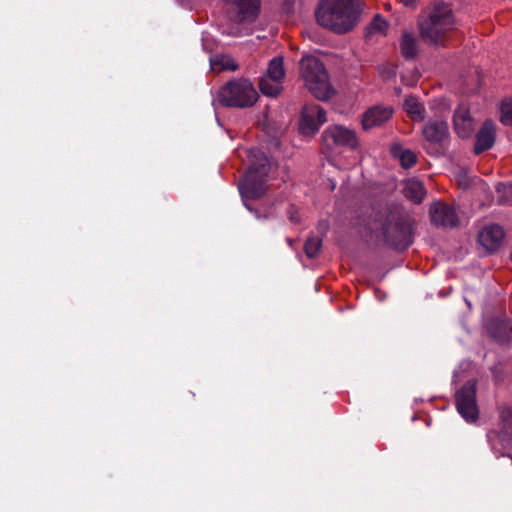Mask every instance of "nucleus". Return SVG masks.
Returning <instances> with one entry per match:
<instances>
[{
	"label": "nucleus",
	"mask_w": 512,
	"mask_h": 512,
	"mask_svg": "<svg viewBox=\"0 0 512 512\" xmlns=\"http://www.w3.org/2000/svg\"><path fill=\"white\" fill-rule=\"evenodd\" d=\"M456 20L449 4L434 3L418 17L422 40L428 44L444 45L455 30Z\"/></svg>",
	"instance_id": "nucleus-1"
},
{
	"label": "nucleus",
	"mask_w": 512,
	"mask_h": 512,
	"mask_svg": "<svg viewBox=\"0 0 512 512\" xmlns=\"http://www.w3.org/2000/svg\"><path fill=\"white\" fill-rule=\"evenodd\" d=\"M358 14L354 0H322L316 19L322 27L341 34L355 26Z\"/></svg>",
	"instance_id": "nucleus-2"
},
{
	"label": "nucleus",
	"mask_w": 512,
	"mask_h": 512,
	"mask_svg": "<svg viewBox=\"0 0 512 512\" xmlns=\"http://www.w3.org/2000/svg\"><path fill=\"white\" fill-rule=\"evenodd\" d=\"M252 157L249 169L239 184V190L244 199L262 197L268 189L267 182L270 175L276 169V165L264 153L253 152Z\"/></svg>",
	"instance_id": "nucleus-3"
},
{
	"label": "nucleus",
	"mask_w": 512,
	"mask_h": 512,
	"mask_svg": "<svg viewBox=\"0 0 512 512\" xmlns=\"http://www.w3.org/2000/svg\"><path fill=\"white\" fill-rule=\"evenodd\" d=\"M300 76L306 88L315 98L326 100L334 94L328 73L323 63L317 57L305 55L301 58Z\"/></svg>",
	"instance_id": "nucleus-4"
},
{
	"label": "nucleus",
	"mask_w": 512,
	"mask_h": 512,
	"mask_svg": "<svg viewBox=\"0 0 512 512\" xmlns=\"http://www.w3.org/2000/svg\"><path fill=\"white\" fill-rule=\"evenodd\" d=\"M412 225V220L407 214L390 211L382 228L386 243L395 249H407L413 242Z\"/></svg>",
	"instance_id": "nucleus-5"
},
{
	"label": "nucleus",
	"mask_w": 512,
	"mask_h": 512,
	"mask_svg": "<svg viewBox=\"0 0 512 512\" xmlns=\"http://www.w3.org/2000/svg\"><path fill=\"white\" fill-rule=\"evenodd\" d=\"M218 100L225 107L248 108L258 100V93L248 79H236L226 83L218 92Z\"/></svg>",
	"instance_id": "nucleus-6"
},
{
	"label": "nucleus",
	"mask_w": 512,
	"mask_h": 512,
	"mask_svg": "<svg viewBox=\"0 0 512 512\" xmlns=\"http://www.w3.org/2000/svg\"><path fill=\"white\" fill-rule=\"evenodd\" d=\"M423 149L432 156H443L450 145L448 123L443 119H429L422 127Z\"/></svg>",
	"instance_id": "nucleus-7"
},
{
	"label": "nucleus",
	"mask_w": 512,
	"mask_h": 512,
	"mask_svg": "<svg viewBox=\"0 0 512 512\" xmlns=\"http://www.w3.org/2000/svg\"><path fill=\"white\" fill-rule=\"evenodd\" d=\"M487 437L495 451L501 452L502 449L512 447V408L507 407L500 411L499 429L489 431Z\"/></svg>",
	"instance_id": "nucleus-8"
},
{
	"label": "nucleus",
	"mask_w": 512,
	"mask_h": 512,
	"mask_svg": "<svg viewBox=\"0 0 512 512\" xmlns=\"http://www.w3.org/2000/svg\"><path fill=\"white\" fill-rule=\"evenodd\" d=\"M322 146L327 151H332L337 147H357V137L353 130L341 125L327 127L321 135Z\"/></svg>",
	"instance_id": "nucleus-9"
},
{
	"label": "nucleus",
	"mask_w": 512,
	"mask_h": 512,
	"mask_svg": "<svg viewBox=\"0 0 512 512\" xmlns=\"http://www.w3.org/2000/svg\"><path fill=\"white\" fill-rule=\"evenodd\" d=\"M260 0H224L225 13L235 23L251 22L259 12Z\"/></svg>",
	"instance_id": "nucleus-10"
},
{
	"label": "nucleus",
	"mask_w": 512,
	"mask_h": 512,
	"mask_svg": "<svg viewBox=\"0 0 512 512\" xmlns=\"http://www.w3.org/2000/svg\"><path fill=\"white\" fill-rule=\"evenodd\" d=\"M456 407L467 422H475L478 418L476 403V382L468 381L456 393Z\"/></svg>",
	"instance_id": "nucleus-11"
},
{
	"label": "nucleus",
	"mask_w": 512,
	"mask_h": 512,
	"mask_svg": "<svg viewBox=\"0 0 512 512\" xmlns=\"http://www.w3.org/2000/svg\"><path fill=\"white\" fill-rule=\"evenodd\" d=\"M326 121V111L320 105L307 104L301 111L299 129L304 135H314Z\"/></svg>",
	"instance_id": "nucleus-12"
},
{
	"label": "nucleus",
	"mask_w": 512,
	"mask_h": 512,
	"mask_svg": "<svg viewBox=\"0 0 512 512\" xmlns=\"http://www.w3.org/2000/svg\"><path fill=\"white\" fill-rule=\"evenodd\" d=\"M431 221L435 226L455 228L459 225V218L454 207L436 202L430 206Z\"/></svg>",
	"instance_id": "nucleus-13"
},
{
	"label": "nucleus",
	"mask_w": 512,
	"mask_h": 512,
	"mask_svg": "<svg viewBox=\"0 0 512 512\" xmlns=\"http://www.w3.org/2000/svg\"><path fill=\"white\" fill-rule=\"evenodd\" d=\"M453 128L455 133L462 139L471 137L475 129L474 120L470 115L469 107L461 103L453 115Z\"/></svg>",
	"instance_id": "nucleus-14"
},
{
	"label": "nucleus",
	"mask_w": 512,
	"mask_h": 512,
	"mask_svg": "<svg viewBox=\"0 0 512 512\" xmlns=\"http://www.w3.org/2000/svg\"><path fill=\"white\" fill-rule=\"evenodd\" d=\"M503 238L504 231L496 224L485 226L478 234L479 244L489 253L500 247Z\"/></svg>",
	"instance_id": "nucleus-15"
},
{
	"label": "nucleus",
	"mask_w": 512,
	"mask_h": 512,
	"mask_svg": "<svg viewBox=\"0 0 512 512\" xmlns=\"http://www.w3.org/2000/svg\"><path fill=\"white\" fill-rule=\"evenodd\" d=\"M393 115V109L390 107L374 106L368 109L362 117V126L364 130H370L382 126Z\"/></svg>",
	"instance_id": "nucleus-16"
},
{
	"label": "nucleus",
	"mask_w": 512,
	"mask_h": 512,
	"mask_svg": "<svg viewBox=\"0 0 512 512\" xmlns=\"http://www.w3.org/2000/svg\"><path fill=\"white\" fill-rule=\"evenodd\" d=\"M496 138V128L491 120H486L476 134L474 153L476 155L493 147Z\"/></svg>",
	"instance_id": "nucleus-17"
},
{
	"label": "nucleus",
	"mask_w": 512,
	"mask_h": 512,
	"mask_svg": "<svg viewBox=\"0 0 512 512\" xmlns=\"http://www.w3.org/2000/svg\"><path fill=\"white\" fill-rule=\"evenodd\" d=\"M403 193L413 203L420 204L426 195V189L421 181L412 179L406 183Z\"/></svg>",
	"instance_id": "nucleus-18"
},
{
	"label": "nucleus",
	"mask_w": 512,
	"mask_h": 512,
	"mask_svg": "<svg viewBox=\"0 0 512 512\" xmlns=\"http://www.w3.org/2000/svg\"><path fill=\"white\" fill-rule=\"evenodd\" d=\"M404 110L415 122H422L425 119L426 109L416 97L409 96L404 101Z\"/></svg>",
	"instance_id": "nucleus-19"
},
{
	"label": "nucleus",
	"mask_w": 512,
	"mask_h": 512,
	"mask_svg": "<svg viewBox=\"0 0 512 512\" xmlns=\"http://www.w3.org/2000/svg\"><path fill=\"white\" fill-rule=\"evenodd\" d=\"M400 49L405 59H414L418 53L417 39L409 32H403Z\"/></svg>",
	"instance_id": "nucleus-20"
},
{
	"label": "nucleus",
	"mask_w": 512,
	"mask_h": 512,
	"mask_svg": "<svg viewBox=\"0 0 512 512\" xmlns=\"http://www.w3.org/2000/svg\"><path fill=\"white\" fill-rule=\"evenodd\" d=\"M258 86L261 93L269 97L278 96L283 89L282 81L272 80L271 78L266 77L264 75L259 79Z\"/></svg>",
	"instance_id": "nucleus-21"
},
{
	"label": "nucleus",
	"mask_w": 512,
	"mask_h": 512,
	"mask_svg": "<svg viewBox=\"0 0 512 512\" xmlns=\"http://www.w3.org/2000/svg\"><path fill=\"white\" fill-rule=\"evenodd\" d=\"M264 76L269 77L272 80L282 81L285 77L283 58L278 56L270 60L267 73Z\"/></svg>",
	"instance_id": "nucleus-22"
},
{
	"label": "nucleus",
	"mask_w": 512,
	"mask_h": 512,
	"mask_svg": "<svg viewBox=\"0 0 512 512\" xmlns=\"http://www.w3.org/2000/svg\"><path fill=\"white\" fill-rule=\"evenodd\" d=\"M388 28L387 21L379 14L375 15L370 25L367 27L366 39L371 40L374 34L385 35Z\"/></svg>",
	"instance_id": "nucleus-23"
},
{
	"label": "nucleus",
	"mask_w": 512,
	"mask_h": 512,
	"mask_svg": "<svg viewBox=\"0 0 512 512\" xmlns=\"http://www.w3.org/2000/svg\"><path fill=\"white\" fill-rule=\"evenodd\" d=\"M510 331L511 328L505 323H494L490 327V333L493 338H495L499 342H507L510 340Z\"/></svg>",
	"instance_id": "nucleus-24"
},
{
	"label": "nucleus",
	"mask_w": 512,
	"mask_h": 512,
	"mask_svg": "<svg viewBox=\"0 0 512 512\" xmlns=\"http://www.w3.org/2000/svg\"><path fill=\"white\" fill-rule=\"evenodd\" d=\"M393 154L399 158L401 166L405 169L411 168L417 162V156L411 150H400L397 153L396 148H393Z\"/></svg>",
	"instance_id": "nucleus-25"
},
{
	"label": "nucleus",
	"mask_w": 512,
	"mask_h": 512,
	"mask_svg": "<svg viewBox=\"0 0 512 512\" xmlns=\"http://www.w3.org/2000/svg\"><path fill=\"white\" fill-rule=\"evenodd\" d=\"M322 239L317 236H310L304 245V251L307 257L315 258L321 249Z\"/></svg>",
	"instance_id": "nucleus-26"
},
{
	"label": "nucleus",
	"mask_w": 512,
	"mask_h": 512,
	"mask_svg": "<svg viewBox=\"0 0 512 512\" xmlns=\"http://www.w3.org/2000/svg\"><path fill=\"white\" fill-rule=\"evenodd\" d=\"M501 112V122L512 126V99L502 103Z\"/></svg>",
	"instance_id": "nucleus-27"
},
{
	"label": "nucleus",
	"mask_w": 512,
	"mask_h": 512,
	"mask_svg": "<svg viewBox=\"0 0 512 512\" xmlns=\"http://www.w3.org/2000/svg\"><path fill=\"white\" fill-rule=\"evenodd\" d=\"M298 212L297 210L295 209L294 206H290L289 210H288V217H289V220L292 222V223H299V217H298Z\"/></svg>",
	"instance_id": "nucleus-28"
},
{
	"label": "nucleus",
	"mask_w": 512,
	"mask_h": 512,
	"mask_svg": "<svg viewBox=\"0 0 512 512\" xmlns=\"http://www.w3.org/2000/svg\"><path fill=\"white\" fill-rule=\"evenodd\" d=\"M418 0H401V2L404 4V6L406 7H413L415 6L416 2Z\"/></svg>",
	"instance_id": "nucleus-29"
},
{
	"label": "nucleus",
	"mask_w": 512,
	"mask_h": 512,
	"mask_svg": "<svg viewBox=\"0 0 512 512\" xmlns=\"http://www.w3.org/2000/svg\"><path fill=\"white\" fill-rule=\"evenodd\" d=\"M510 257H511V260H512V251H511V255H510Z\"/></svg>",
	"instance_id": "nucleus-30"
}]
</instances>
